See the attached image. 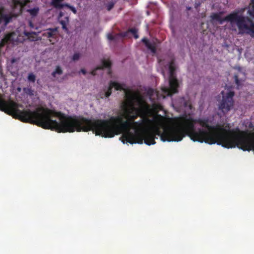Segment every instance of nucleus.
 Here are the masks:
<instances>
[{
    "label": "nucleus",
    "mask_w": 254,
    "mask_h": 254,
    "mask_svg": "<svg viewBox=\"0 0 254 254\" xmlns=\"http://www.w3.org/2000/svg\"><path fill=\"white\" fill-rule=\"evenodd\" d=\"M213 120L209 118L194 119L186 114L180 117L177 126H169L164 128L162 132L158 126L149 128L150 125H145L141 130L142 143L148 145L156 143V136H160L162 141H180L188 136L193 141L213 144L215 140L212 136V131L222 128L218 125L211 126Z\"/></svg>",
    "instance_id": "nucleus-1"
},
{
    "label": "nucleus",
    "mask_w": 254,
    "mask_h": 254,
    "mask_svg": "<svg viewBox=\"0 0 254 254\" xmlns=\"http://www.w3.org/2000/svg\"><path fill=\"white\" fill-rule=\"evenodd\" d=\"M19 108H22L23 105L11 100L5 101L0 95V110L16 119L58 132H73L75 130L79 132V121L66 117L61 113L42 107L33 111L30 109L21 111Z\"/></svg>",
    "instance_id": "nucleus-2"
},
{
    "label": "nucleus",
    "mask_w": 254,
    "mask_h": 254,
    "mask_svg": "<svg viewBox=\"0 0 254 254\" xmlns=\"http://www.w3.org/2000/svg\"><path fill=\"white\" fill-rule=\"evenodd\" d=\"M125 118L123 114L112 116L109 120H85L80 116V131L92 130L96 135L105 138H112L123 133L120 140L123 143L142 144L141 131H137L129 120H124Z\"/></svg>",
    "instance_id": "nucleus-3"
},
{
    "label": "nucleus",
    "mask_w": 254,
    "mask_h": 254,
    "mask_svg": "<svg viewBox=\"0 0 254 254\" xmlns=\"http://www.w3.org/2000/svg\"><path fill=\"white\" fill-rule=\"evenodd\" d=\"M223 13V11L212 13L210 15L211 20L218 22L220 24L225 21L230 22L232 25L236 24L239 30V34L252 33L254 37V22L250 18L240 14L238 10H235L224 18H222L221 15Z\"/></svg>",
    "instance_id": "nucleus-4"
},
{
    "label": "nucleus",
    "mask_w": 254,
    "mask_h": 254,
    "mask_svg": "<svg viewBox=\"0 0 254 254\" xmlns=\"http://www.w3.org/2000/svg\"><path fill=\"white\" fill-rule=\"evenodd\" d=\"M132 110L135 111V113L133 115H128L127 117L137 131H141L145 125H148L153 122L156 124H159L163 120V117L159 114L155 115L153 120L149 119L148 116L151 115L152 110L150 106L146 103L141 105L138 108L132 107Z\"/></svg>",
    "instance_id": "nucleus-5"
},
{
    "label": "nucleus",
    "mask_w": 254,
    "mask_h": 254,
    "mask_svg": "<svg viewBox=\"0 0 254 254\" xmlns=\"http://www.w3.org/2000/svg\"><path fill=\"white\" fill-rule=\"evenodd\" d=\"M175 70L176 67L174 62L172 60L170 62L169 65V82L170 87L164 86L161 88L163 98H165L166 96H171L173 94L176 93L178 91L179 83L175 75Z\"/></svg>",
    "instance_id": "nucleus-6"
},
{
    "label": "nucleus",
    "mask_w": 254,
    "mask_h": 254,
    "mask_svg": "<svg viewBox=\"0 0 254 254\" xmlns=\"http://www.w3.org/2000/svg\"><path fill=\"white\" fill-rule=\"evenodd\" d=\"M221 93L223 95L224 91H222ZM234 95V92L230 91L225 96L223 95L222 101L219 105V109L223 113H227L233 108L234 103L233 100Z\"/></svg>",
    "instance_id": "nucleus-7"
},
{
    "label": "nucleus",
    "mask_w": 254,
    "mask_h": 254,
    "mask_svg": "<svg viewBox=\"0 0 254 254\" xmlns=\"http://www.w3.org/2000/svg\"><path fill=\"white\" fill-rule=\"evenodd\" d=\"M126 87V85L124 83L120 84L116 81H111L107 90L104 91L103 93H100L99 96L102 99L105 97H109L112 94V90L113 88H114L116 90L126 91V89H125Z\"/></svg>",
    "instance_id": "nucleus-8"
},
{
    "label": "nucleus",
    "mask_w": 254,
    "mask_h": 254,
    "mask_svg": "<svg viewBox=\"0 0 254 254\" xmlns=\"http://www.w3.org/2000/svg\"><path fill=\"white\" fill-rule=\"evenodd\" d=\"M112 65V63L110 61L109 59L106 60L103 59L102 60V65L99 66H97L95 69L92 70L91 71L89 72L88 73L89 75L90 76H95L96 74V71L97 70L101 71L104 68H107L109 69V73H110L111 71V67Z\"/></svg>",
    "instance_id": "nucleus-9"
},
{
    "label": "nucleus",
    "mask_w": 254,
    "mask_h": 254,
    "mask_svg": "<svg viewBox=\"0 0 254 254\" xmlns=\"http://www.w3.org/2000/svg\"><path fill=\"white\" fill-rule=\"evenodd\" d=\"M141 41L145 45V47L155 54L156 52V44L154 42H151L147 38L144 37L142 39Z\"/></svg>",
    "instance_id": "nucleus-10"
},
{
    "label": "nucleus",
    "mask_w": 254,
    "mask_h": 254,
    "mask_svg": "<svg viewBox=\"0 0 254 254\" xmlns=\"http://www.w3.org/2000/svg\"><path fill=\"white\" fill-rule=\"evenodd\" d=\"M57 32V28H49L44 32L43 35L48 38H55Z\"/></svg>",
    "instance_id": "nucleus-11"
},
{
    "label": "nucleus",
    "mask_w": 254,
    "mask_h": 254,
    "mask_svg": "<svg viewBox=\"0 0 254 254\" xmlns=\"http://www.w3.org/2000/svg\"><path fill=\"white\" fill-rule=\"evenodd\" d=\"M64 0H52V5L55 8L58 9H62L64 7H69L68 4L62 3V1Z\"/></svg>",
    "instance_id": "nucleus-12"
},
{
    "label": "nucleus",
    "mask_w": 254,
    "mask_h": 254,
    "mask_svg": "<svg viewBox=\"0 0 254 254\" xmlns=\"http://www.w3.org/2000/svg\"><path fill=\"white\" fill-rule=\"evenodd\" d=\"M13 34L12 33H9L5 35L4 37L2 39L1 43L2 44H5L9 42H11L12 41V37Z\"/></svg>",
    "instance_id": "nucleus-13"
},
{
    "label": "nucleus",
    "mask_w": 254,
    "mask_h": 254,
    "mask_svg": "<svg viewBox=\"0 0 254 254\" xmlns=\"http://www.w3.org/2000/svg\"><path fill=\"white\" fill-rule=\"evenodd\" d=\"M1 18L4 21L5 24L8 23L11 20L12 16L10 14H2Z\"/></svg>",
    "instance_id": "nucleus-14"
},
{
    "label": "nucleus",
    "mask_w": 254,
    "mask_h": 254,
    "mask_svg": "<svg viewBox=\"0 0 254 254\" xmlns=\"http://www.w3.org/2000/svg\"><path fill=\"white\" fill-rule=\"evenodd\" d=\"M183 106L186 110L191 111L192 109V106L189 100L184 101Z\"/></svg>",
    "instance_id": "nucleus-15"
},
{
    "label": "nucleus",
    "mask_w": 254,
    "mask_h": 254,
    "mask_svg": "<svg viewBox=\"0 0 254 254\" xmlns=\"http://www.w3.org/2000/svg\"><path fill=\"white\" fill-rule=\"evenodd\" d=\"M39 10L38 7H34L32 9H28L27 12H28L32 16H35L38 13Z\"/></svg>",
    "instance_id": "nucleus-16"
},
{
    "label": "nucleus",
    "mask_w": 254,
    "mask_h": 254,
    "mask_svg": "<svg viewBox=\"0 0 254 254\" xmlns=\"http://www.w3.org/2000/svg\"><path fill=\"white\" fill-rule=\"evenodd\" d=\"M249 13L251 16L254 17V0H251Z\"/></svg>",
    "instance_id": "nucleus-17"
},
{
    "label": "nucleus",
    "mask_w": 254,
    "mask_h": 254,
    "mask_svg": "<svg viewBox=\"0 0 254 254\" xmlns=\"http://www.w3.org/2000/svg\"><path fill=\"white\" fill-rule=\"evenodd\" d=\"M128 32L132 34L135 39H137L139 36L137 34V30L136 28H132L128 30Z\"/></svg>",
    "instance_id": "nucleus-18"
},
{
    "label": "nucleus",
    "mask_w": 254,
    "mask_h": 254,
    "mask_svg": "<svg viewBox=\"0 0 254 254\" xmlns=\"http://www.w3.org/2000/svg\"><path fill=\"white\" fill-rule=\"evenodd\" d=\"M62 69L59 66H57L55 70L52 72V75H53V76L55 77L56 74L60 75L62 74Z\"/></svg>",
    "instance_id": "nucleus-19"
},
{
    "label": "nucleus",
    "mask_w": 254,
    "mask_h": 254,
    "mask_svg": "<svg viewBox=\"0 0 254 254\" xmlns=\"http://www.w3.org/2000/svg\"><path fill=\"white\" fill-rule=\"evenodd\" d=\"M132 99L135 100L136 101L138 102L139 103L141 104L142 99L140 96L137 95L136 94H134L132 96Z\"/></svg>",
    "instance_id": "nucleus-20"
},
{
    "label": "nucleus",
    "mask_w": 254,
    "mask_h": 254,
    "mask_svg": "<svg viewBox=\"0 0 254 254\" xmlns=\"http://www.w3.org/2000/svg\"><path fill=\"white\" fill-rule=\"evenodd\" d=\"M24 34L30 40H31V41H35V40H36L35 37L32 36L33 33H30V32H24Z\"/></svg>",
    "instance_id": "nucleus-21"
},
{
    "label": "nucleus",
    "mask_w": 254,
    "mask_h": 254,
    "mask_svg": "<svg viewBox=\"0 0 254 254\" xmlns=\"http://www.w3.org/2000/svg\"><path fill=\"white\" fill-rule=\"evenodd\" d=\"M28 80L29 81L35 82L36 80L35 75L32 73H29L28 76Z\"/></svg>",
    "instance_id": "nucleus-22"
},
{
    "label": "nucleus",
    "mask_w": 254,
    "mask_h": 254,
    "mask_svg": "<svg viewBox=\"0 0 254 254\" xmlns=\"http://www.w3.org/2000/svg\"><path fill=\"white\" fill-rule=\"evenodd\" d=\"M235 81L236 85L238 87L241 86V81L239 79V76L237 74H235L234 75Z\"/></svg>",
    "instance_id": "nucleus-23"
},
{
    "label": "nucleus",
    "mask_w": 254,
    "mask_h": 254,
    "mask_svg": "<svg viewBox=\"0 0 254 254\" xmlns=\"http://www.w3.org/2000/svg\"><path fill=\"white\" fill-rule=\"evenodd\" d=\"M79 59V53H75L72 56V60L74 61H77Z\"/></svg>",
    "instance_id": "nucleus-24"
},
{
    "label": "nucleus",
    "mask_w": 254,
    "mask_h": 254,
    "mask_svg": "<svg viewBox=\"0 0 254 254\" xmlns=\"http://www.w3.org/2000/svg\"><path fill=\"white\" fill-rule=\"evenodd\" d=\"M60 23L62 26V28L63 29L67 30L66 28V22L64 20H61L60 21Z\"/></svg>",
    "instance_id": "nucleus-25"
},
{
    "label": "nucleus",
    "mask_w": 254,
    "mask_h": 254,
    "mask_svg": "<svg viewBox=\"0 0 254 254\" xmlns=\"http://www.w3.org/2000/svg\"><path fill=\"white\" fill-rule=\"evenodd\" d=\"M114 4L113 3H109L107 5V10L108 11H110L111 9H112L113 8V7H114Z\"/></svg>",
    "instance_id": "nucleus-26"
},
{
    "label": "nucleus",
    "mask_w": 254,
    "mask_h": 254,
    "mask_svg": "<svg viewBox=\"0 0 254 254\" xmlns=\"http://www.w3.org/2000/svg\"><path fill=\"white\" fill-rule=\"evenodd\" d=\"M107 38L110 40H114L115 39L114 36L112 34H108L107 35Z\"/></svg>",
    "instance_id": "nucleus-27"
},
{
    "label": "nucleus",
    "mask_w": 254,
    "mask_h": 254,
    "mask_svg": "<svg viewBox=\"0 0 254 254\" xmlns=\"http://www.w3.org/2000/svg\"><path fill=\"white\" fill-rule=\"evenodd\" d=\"M200 5V2H195L194 4V8L197 9Z\"/></svg>",
    "instance_id": "nucleus-28"
},
{
    "label": "nucleus",
    "mask_w": 254,
    "mask_h": 254,
    "mask_svg": "<svg viewBox=\"0 0 254 254\" xmlns=\"http://www.w3.org/2000/svg\"><path fill=\"white\" fill-rule=\"evenodd\" d=\"M80 73H82L83 74L85 75L86 74V71L84 69H80Z\"/></svg>",
    "instance_id": "nucleus-29"
},
{
    "label": "nucleus",
    "mask_w": 254,
    "mask_h": 254,
    "mask_svg": "<svg viewBox=\"0 0 254 254\" xmlns=\"http://www.w3.org/2000/svg\"><path fill=\"white\" fill-rule=\"evenodd\" d=\"M68 7V8H69L70 9H71V10H72V11L74 13H76V10H75V8H74L73 7L70 6V5H69V7Z\"/></svg>",
    "instance_id": "nucleus-30"
},
{
    "label": "nucleus",
    "mask_w": 254,
    "mask_h": 254,
    "mask_svg": "<svg viewBox=\"0 0 254 254\" xmlns=\"http://www.w3.org/2000/svg\"><path fill=\"white\" fill-rule=\"evenodd\" d=\"M153 89H150L148 91V93L150 94V95H151L152 93H153Z\"/></svg>",
    "instance_id": "nucleus-31"
},
{
    "label": "nucleus",
    "mask_w": 254,
    "mask_h": 254,
    "mask_svg": "<svg viewBox=\"0 0 254 254\" xmlns=\"http://www.w3.org/2000/svg\"><path fill=\"white\" fill-rule=\"evenodd\" d=\"M187 10H190L191 9V7H187Z\"/></svg>",
    "instance_id": "nucleus-32"
},
{
    "label": "nucleus",
    "mask_w": 254,
    "mask_h": 254,
    "mask_svg": "<svg viewBox=\"0 0 254 254\" xmlns=\"http://www.w3.org/2000/svg\"><path fill=\"white\" fill-rule=\"evenodd\" d=\"M1 71H2V68H1V65H0V73H1Z\"/></svg>",
    "instance_id": "nucleus-33"
},
{
    "label": "nucleus",
    "mask_w": 254,
    "mask_h": 254,
    "mask_svg": "<svg viewBox=\"0 0 254 254\" xmlns=\"http://www.w3.org/2000/svg\"><path fill=\"white\" fill-rule=\"evenodd\" d=\"M49 40L52 43V44H54V42H52V40L50 39Z\"/></svg>",
    "instance_id": "nucleus-34"
},
{
    "label": "nucleus",
    "mask_w": 254,
    "mask_h": 254,
    "mask_svg": "<svg viewBox=\"0 0 254 254\" xmlns=\"http://www.w3.org/2000/svg\"><path fill=\"white\" fill-rule=\"evenodd\" d=\"M29 92H32V90L30 89Z\"/></svg>",
    "instance_id": "nucleus-35"
}]
</instances>
